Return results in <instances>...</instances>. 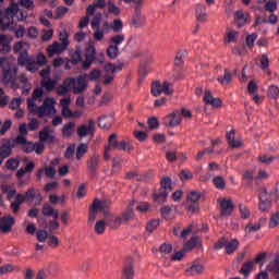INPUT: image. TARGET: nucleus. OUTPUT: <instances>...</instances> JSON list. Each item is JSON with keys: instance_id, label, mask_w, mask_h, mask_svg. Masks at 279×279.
Instances as JSON below:
<instances>
[{"instance_id": "obj_24", "label": "nucleus", "mask_w": 279, "mask_h": 279, "mask_svg": "<svg viewBox=\"0 0 279 279\" xmlns=\"http://www.w3.org/2000/svg\"><path fill=\"white\" fill-rule=\"evenodd\" d=\"M112 123H114V118L112 116H101L98 118V128H101L102 130H110Z\"/></svg>"}, {"instance_id": "obj_15", "label": "nucleus", "mask_w": 279, "mask_h": 279, "mask_svg": "<svg viewBox=\"0 0 279 279\" xmlns=\"http://www.w3.org/2000/svg\"><path fill=\"white\" fill-rule=\"evenodd\" d=\"M15 14H19V5L16 4H13L5 10L4 19H5L7 25H9V29H12V25H14Z\"/></svg>"}, {"instance_id": "obj_5", "label": "nucleus", "mask_w": 279, "mask_h": 279, "mask_svg": "<svg viewBox=\"0 0 279 279\" xmlns=\"http://www.w3.org/2000/svg\"><path fill=\"white\" fill-rule=\"evenodd\" d=\"M199 199H202V193L199 191H192L186 196L187 211L199 213Z\"/></svg>"}, {"instance_id": "obj_11", "label": "nucleus", "mask_w": 279, "mask_h": 279, "mask_svg": "<svg viewBox=\"0 0 279 279\" xmlns=\"http://www.w3.org/2000/svg\"><path fill=\"white\" fill-rule=\"evenodd\" d=\"M271 208V195L267 193V190H263L259 194V210L263 213Z\"/></svg>"}, {"instance_id": "obj_64", "label": "nucleus", "mask_w": 279, "mask_h": 279, "mask_svg": "<svg viewBox=\"0 0 279 279\" xmlns=\"http://www.w3.org/2000/svg\"><path fill=\"white\" fill-rule=\"evenodd\" d=\"M19 159L11 158L7 161L5 166L7 169H10L11 171H15V169H19Z\"/></svg>"}, {"instance_id": "obj_41", "label": "nucleus", "mask_w": 279, "mask_h": 279, "mask_svg": "<svg viewBox=\"0 0 279 279\" xmlns=\"http://www.w3.org/2000/svg\"><path fill=\"white\" fill-rule=\"evenodd\" d=\"M150 93L154 97H160V95H162V84H160V81L153 83Z\"/></svg>"}, {"instance_id": "obj_62", "label": "nucleus", "mask_w": 279, "mask_h": 279, "mask_svg": "<svg viewBox=\"0 0 279 279\" xmlns=\"http://www.w3.org/2000/svg\"><path fill=\"white\" fill-rule=\"evenodd\" d=\"M198 243H199L198 238H192L187 243L184 244L183 252L193 250V247H195Z\"/></svg>"}, {"instance_id": "obj_25", "label": "nucleus", "mask_w": 279, "mask_h": 279, "mask_svg": "<svg viewBox=\"0 0 279 279\" xmlns=\"http://www.w3.org/2000/svg\"><path fill=\"white\" fill-rule=\"evenodd\" d=\"M120 279H134V265L132 263L125 264L122 267Z\"/></svg>"}, {"instance_id": "obj_35", "label": "nucleus", "mask_w": 279, "mask_h": 279, "mask_svg": "<svg viewBox=\"0 0 279 279\" xmlns=\"http://www.w3.org/2000/svg\"><path fill=\"white\" fill-rule=\"evenodd\" d=\"M217 82L221 84V86H228L232 82V73L230 70L226 69L223 76H218Z\"/></svg>"}, {"instance_id": "obj_51", "label": "nucleus", "mask_w": 279, "mask_h": 279, "mask_svg": "<svg viewBox=\"0 0 279 279\" xmlns=\"http://www.w3.org/2000/svg\"><path fill=\"white\" fill-rule=\"evenodd\" d=\"M213 183L219 191L226 189V179H223V177H215Z\"/></svg>"}, {"instance_id": "obj_42", "label": "nucleus", "mask_w": 279, "mask_h": 279, "mask_svg": "<svg viewBox=\"0 0 279 279\" xmlns=\"http://www.w3.org/2000/svg\"><path fill=\"white\" fill-rule=\"evenodd\" d=\"M169 193L165 191V189H160L158 192L153 194L154 202H165L167 199Z\"/></svg>"}, {"instance_id": "obj_29", "label": "nucleus", "mask_w": 279, "mask_h": 279, "mask_svg": "<svg viewBox=\"0 0 279 279\" xmlns=\"http://www.w3.org/2000/svg\"><path fill=\"white\" fill-rule=\"evenodd\" d=\"M99 160L100 157L97 154H94L87 161V169L92 172L95 173L97 169H99Z\"/></svg>"}, {"instance_id": "obj_44", "label": "nucleus", "mask_w": 279, "mask_h": 279, "mask_svg": "<svg viewBox=\"0 0 279 279\" xmlns=\"http://www.w3.org/2000/svg\"><path fill=\"white\" fill-rule=\"evenodd\" d=\"M86 77H88L89 82H101V71L94 69Z\"/></svg>"}, {"instance_id": "obj_2", "label": "nucleus", "mask_w": 279, "mask_h": 279, "mask_svg": "<svg viewBox=\"0 0 279 279\" xmlns=\"http://www.w3.org/2000/svg\"><path fill=\"white\" fill-rule=\"evenodd\" d=\"M117 149L119 151H128V154H132V151H134V146H132V143L130 142H125V141L119 142V137L117 133H112L108 137L107 146H105L104 159L110 160L111 151H114Z\"/></svg>"}, {"instance_id": "obj_43", "label": "nucleus", "mask_w": 279, "mask_h": 279, "mask_svg": "<svg viewBox=\"0 0 279 279\" xmlns=\"http://www.w3.org/2000/svg\"><path fill=\"white\" fill-rule=\"evenodd\" d=\"M252 269H254V260H248L242 265L240 274H242V276H250Z\"/></svg>"}, {"instance_id": "obj_37", "label": "nucleus", "mask_w": 279, "mask_h": 279, "mask_svg": "<svg viewBox=\"0 0 279 279\" xmlns=\"http://www.w3.org/2000/svg\"><path fill=\"white\" fill-rule=\"evenodd\" d=\"M239 240L233 239L226 243V254H234L239 250Z\"/></svg>"}, {"instance_id": "obj_23", "label": "nucleus", "mask_w": 279, "mask_h": 279, "mask_svg": "<svg viewBox=\"0 0 279 279\" xmlns=\"http://www.w3.org/2000/svg\"><path fill=\"white\" fill-rule=\"evenodd\" d=\"M20 66H26V71L29 73H36L38 69H40V65L36 63V60L34 57L26 58V61L24 63H19Z\"/></svg>"}, {"instance_id": "obj_63", "label": "nucleus", "mask_w": 279, "mask_h": 279, "mask_svg": "<svg viewBox=\"0 0 279 279\" xmlns=\"http://www.w3.org/2000/svg\"><path fill=\"white\" fill-rule=\"evenodd\" d=\"M267 270L272 274H279V258L275 259L267 266Z\"/></svg>"}, {"instance_id": "obj_59", "label": "nucleus", "mask_w": 279, "mask_h": 279, "mask_svg": "<svg viewBox=\"0 0 279 279\" xmlns=\"http://www.w3.org/2000/svg\"><path fill=\"white\" fill-rule=\"evenodd\" d=\"M268 97L271 99H278L279 97V88L276 85H270L268 87Z\"/></svg>"}, {"instance_id": "obj_9", "label": "nucleus", "mask_w": 279, "mask_h": 279, "mask_svg": "<svg viewBox=\"0 0 279 279\" xmlns=\"http://www.w3.org/2000/svg\"><path fill=\"white\" fill-rule=\"evenodd\" d=\"M218 204L221 208L220 210L221 217H228L232 215V211L234 210V203H232V199L218 198Z\"/></svg>"}, {"instance_id": "obj_28", "label": "nucleus", "mask_w": 279, "mask_h": 279, "mask_svg": "<svg viewBox=\"0 0 279 279\" xmlns=\"http://www.w3.org/2000/svg\"><path fill=\"white\" fill-rule=\"evenodd\" d=\"M17 71H19V69L13 68L12 70L2 72L3 73V77H2L3 84H5V85L14 84V77H16Z\"/></svg>"}, {"instance_id": "obj_21", "label": "nucleus", "mask_w": 279, "mask_h": 279, "mask_svg": "<svg viewBox=\"0 0 279 279\" xmlns=\"http://www.w3.org/2000/svg\"><path fill=\"white\" fill-rule=\"evenodd\" d=\"M236 136V131L231 130L230 132L227 133V141H228V145L229 147H231V149H239V147H243V143L240 142V140H235Z\"/></svg>"}, {"instance_id": "obj_50", "label": "nucleus", "mask_w": 279, "mask_h": 279, "mask_svg": "<svg viewBox=\"0 0 279 279\" xmlns=\"http://www.w3.org/2000/svg\"><path fill=\"white\" fill-rule=\"evenodd\" d=\"M17 145L22 146V150L25 151V154H32L35 148V144L32 142H27V140H24V143H17Z\"/></svg>"}, {"instance_id": "obj_7", "label": "nucleus", "mask_w": 279, "mask_h": 279, "mask_svg": "<svg viewBox=\"0 0 279 279\" xmlns=\"http://www.w3.org/2000/svg\"><path fill=\"white\" fill-rule=\"evenodd\" d=\"M104 208H106V203L99 201L98 198H95L92 206L89 207V226H93V223H95V219H97V213H99V210H104Z\"/></svg>"}, {"instance_id": "obj_48", "label": "nucleus", "mask_w": 279, "mask_h": 279, "mask_svg": "<svg viewBox=\"0 0 279 279\" xmlns=\"http://www.w3.org/2000/svg\"><path fill=\"white\" fill-rule=\"evenodd\" d=\"M88 153V145L81 144L78 145L76 149V160H82L84 158V155Z\"/></svg>"}, {"instance_id": "obj_26", "label": "nucleus", "mask_w": 279, "mask_h": 279, "mask_svg": "<svg viewBox=\"0 0 279 279\" xmlns=\"http://www.w3.org/2000/svg\"><path fill=\"white\" fill-rule=\"evenodd\" d=\"M196 20L199 23H206V21H208V13H206V5L204 4L196 5Z\"/></svg>"}, {"instance_id": "obj_8", "label": "nucleus", "mask_w": 279, "mask_h": 279, "mask_svg": "<svg viewBox=\"0 0 279 279\" xmlns=\"http://www.w3.org/2000/svg\"><path fill=\"white\" fill-rule=\"evenodd\" d=\"M162 123L166 128H178L182 123V116L180 111H172L170 114L162 119Z\"/></svg>"}, {"instance_id": "obj_54", "label": "nucleus", "mask_w": 279, "mask_h": 279, "mask_svg": "<svg viewBox=\"0 0 279 279\" xmlns=\"http://www.w3.org/2000/svg\"><path fill=\"white\" fill-rule=\"evenodd\" d=\"M111 29L116 34H119V32H123V21H121L120 19L113 20V23L111 25Z\"/></svg>"}, {"instance_id": "obj_6", "label": "nucleus", "mask_w": 279, "mask_h": 279, "mask_svg": "<svg viewBox=\"0 0 279 279\" xmlns=\"http://www.w3.org/2000/svg\"><path fill=\"white\" fill-rule=\"evenodd\" d=\"M97 48H95V43H90L85 48V61H83V69H90V65L95 60H97Z\"/></svg>"}, {"instance_id": "obj_13", "label": "nucleus", "mask_w": 279, "mask_h": 279, "mask_svg": "<svg viewBox=\"0 0 279 279\" xmlns=\"http://www.w3.org/2000/svg\"><path fill=\"white\" fill-rule=\"evenodd\" d=\"M19 145L16 142H14L13 140H7L2 143L1 147H0V157L1 158H10V156H12V148Z\"/></svg>"}, {"instance_id": "obj_47", "label": "nucleus", "mask_w": 279, "mask_h": 279, "mask_svg": "<svg viewBox=\"0 0 279 279\" xmlns=\"http://www.w3.org/2000/svg\"><path fill=\"white\" fill-rule=\"evenodd\" d=\"M107 56L111 60H114L119 56V47L110 44L109 47L107 48Z\"/></svg>"}, {"instance_id": "obj_40", "label": "nucleus", "mask_w": 279, "mask_h": 279, "mask_svg": "<svg viewBox=\"0 0 279 279\" xmlns=\"http://www.w3.org/2000/svg\"><path fill=\"white\" fill-rule=\"evenodd\" d=\"M0 69L2 70V73H4L5 71L16 69V66H12V63L8 57H0Z\"/></svg>"}, {"instance_id": "obj_53", "label": "nucleus", "mask_w": 279, "mask_h": 279, "mask_svg": "<svg viewBox=\"0 0 279 279\" xmlns=\"http://www.w3.org/2000/svg\"><path fill=\"white\" fill-rule=\"evenodd\" d=\"M46 271L47 274H49V276H58L59 271H60V267L58 266V264H48V266L46 267Z\"/></svg>"}, {"instance_id": "obj_61", "label": "nucleus", "mask_w": 279, "mask_h": 279, "mask_svg": "<svg viewBox=\"0 0 279 279\" xmlns=\"http://www.w3.org/2000/svg\"><path fill=\"white\" fill-rule=\"evenodd\" d=\"M198 243H199L198 238H192L187 243L184 244L183 252L193 250V247H195Z\"/></svg>"}, {"instance_id": "obj_1", "label": "nucleus", "mask_w": 279, "mask_h": 279, "mask_svg": "<svg viewBox=\"0 0 279 279\" xmlns=\"http://www.w3.org/2000/svg\"><path fill=\"white\" fill-rule=\"evenodd\" d=\"M43 97H45V90L38 87L34 89L32 98L27 99L28 111L31 114H37L39 119L56 114V100L53 98H46L43 106H36V101H43Z\"/></svg>"}, {"instance_id": "obj_32", "label": "nucleus", "mask_w": 279, "mask_h": 279, "mask_svg": "<svg viewBox=\"0 0 279 279\" xmlns=\"http://www.w3.org/2000/svg\"><path fill=\"white\" fill-rule=\"evenodd\" d=\"M43 215L45 217H53V219H58V217H60V211L54 210L53 207H51L49 204H44Z\"/></svg>"}, {"instance_id": "obj_27", "label": "nucleus", "mask_w": 279, "mask_h": 279, "mask_svg": "<svg viewBox=\"0 0 279 279\" xmlns=\"http://www.w3.org/2000/svg\"><path fill=\"white\" fill-rule=\"evenodd\" d=\"M25 202V196L23 194L15 195V201L11 203L13 215H19V210H21V204H24Z\"/></svg>"}, {"instance_id": "obj_60", "label": "nucleus", "mask_w": 279, "mask_h": 279, "mask_svg": "<svg viewBox=\"0 0 279 279\" xmlns=\"http://www.w3.org/2000/svg\"><path fill=\"white\" fill-rule=\"evenodd\" d=\"M198 243H199L198 238H192L187 243L184 244L183 252L193 250V247H195Z\"/></svg>"}, {"instance_id": "obj_46", "label": "nucleus", "mask_w": 279, "mask_h": 279, "mask_svg": "<svg viewBox=\"0 0 279 279\" xmlns=\"http://www.w3.org/2000/svg\"><path fill=\"white\" fill-rule=\"evenodd\" d=\"M73 132H75V122H69L62 129L63 136H72Z\"/></svg>"}, {"instance_id": "obj_36", "label": "nucleus", "mask_w": 279, "mask_h": 279, "mask_svg": "<svg viewBox=\"0 0 279 279\" xmlns=\"http://www.w3.org/2000/svg\"><path fill=\"white\" fill-rule=\"evenodd\" d=\"M263 223H265V219H259L258 222L256 223H252L248 222L245 228L244 231L245 232H258V230H260V228H263Z\"/></svg>"}, {"instance_id": "obj_31", "label": "nucleus", "mask_w": 279, "mask_h": 279, "mask_svg": "<svg viewBox=\"0 0 279 279\" xmlns=\"http://www.w3.org/2000/svg\"><path fill=\"white\" fill-rule=\"evenodd\" d=\"M27 124L23 123L20 125L19 134L16 138L13 141L19 145V143H25V140H27Z\"/></svg>"}, {"instance_id": "obj_19", "label": "nucleus", "mask_w": 279, "mask_h": 279, "mask_svg": "<svg viewBox=\"0 0 279 279\" xmlns=\"http://www.w3.org/2000/svg\"><path fill=\"white\" fill-rule=\"evenodd\" d=\"M134 219V210L132 208H128L125 211L121 214V216L116 217L114 223L121 226V223H128Z\"/></svg>"}, {"instance_id": "obj_30", "label": "nucleus", "mask_w": 279, "mask_h": 279, "mask_svg": "<svg viewBox=\"0 0 279 279\" xmlns=\"http://www.w3.org/2000/svg\"><path fill=\"white\" fill-rule=\"evenodd\" d=\"M69 90H71V80L65 78L63 84L58 86L57 95L64 97V95H69Z\"/></svg>"}, {"instance_id": "obj_17", "label": "nucleus", "mask_w": 279, "mask_h": 279, "mask_svg": "<svg viewBox=\"0 0 279 279\" xmlns=\"http://www.w3.org/2000/svg\"><path fill=\"white\" fill-rule=\"evenodd\" d=\"M199 274H204V264L199 260L193 262L192 265L185 269L186 276H199Z\"/></svg>"}, {"instance_id": "obj_20", "label": "nucleus", "mask_w": 279, "mask_h": 279, "mask_svg": "<svg viewBox=\"0 0 279 279\" xmlns=\"http://www.w3.org/2000/svg\"><path fill=\"white\" fill-rule=\"evenodd\" d=\"M110 29H112V25H110L109 22H104L102 29L100 28L94 32V40H96V43H101V40H104L105 34H108Z\"/></svg>"}, {"instance_id": "obj_58", "label": "nucleus", "mask_w": 279, "mask_h": 279, "mask_svg": "<svg viewBox=\"0 0 279 279\" xmlns=\"http://www.w3.org/2000/svg\"><path fill=\"white\" fill-rule=\"evenodd\" d=\"M24 199L26 202H34V199H36V189L34 187L28 189L24 194Z\"/></svg>"}, {"instance_id": "obj_22", "label": "nucleus", "mask_w": 279, "mask_h": 279, "mask_svg": "<svg viewBox=\"0 0 279 279\" xmlns=\"http://www.w3.org/2000/svg\"><path fill=\"white\" fill-rule=\"evenodd\" d=\"M94 130H95V121L89 120L88 125L82 124L81 126H78L77 134L81 138H84L85 136H88V134H90V132H93Z\"/></svg>"}, {"instance_id": "obj_38", "label": "nucleus", "mask_w": 279, "mask_h": 279, "mask_svg": "<svg viewBox=\"0 0 279 279\" xmlns=\"http://www.w3.org/2000/svg\"><path fill=\"white\" fill-rule=\"evenodd\" d=\"M41 87L51 93V90L56 89V85L58 84V81L51 80V78H44L40 82Z\"/></svg>"}, {"instance_id": "obj_56", "label": "nucleus", "mask_w": 279, "mask_h": 279, "mask_svg": "<svg viewBox=\"0 0 279 279\" xmlns=\"http://www.w3.org/2000/svg\"><path fill=\"white\" fill-rule=\"evenodd\" d=\"M279 225V211L272 214L269 219L268 228H278Z\"/></svg>"}, {"instance_id": "obj_45", "label": "nucleus", "mask_w": 279, "mask_h": 279, "mask_svg": "<svg viewBox=\"0 0 279 279\" xmlns=\"http://www.w3.org/2000/svg\"><path fill=\"white\" fill-rule=\"evenodd\" d=\"M125 41V35L119 34L114 35L109 39L110 45H113V47H119V45L123 44Z\"/></svg>"}, {"instance_id": "obj_10", "label": "nucleus", "mask_w": 279, "mask_h": 279, "mask_svg": "<svg viewBox=\"0 0 279 279\" xmlns=\"http://www.w3.org/2000/svg\"><path fill=\"white\" fill-rule=\"evenodd\" d=\"M66 47L64 44L60 41H54L50 46L47 47L46 51L49 58H53V56H60V53L66 51Z\"/></svg>"}, {"instance_id": "obj_33", "label": "nucleus", "mask_w": 279, "mask_h": 279, "mask_svg": "<svg viewBox=\"0 0 279 279\" xmlns=\"http://www.w3.org/2000/svg\"><path fill=\"white\" fill-rule=\"evenodd\" d=\"M239 38V32L228 28L225 35V43L230 45V43H236Z\"/></svg>"}, {"instance_id": "obj_52", "label": "nucleus", "mask_w": 279, "mask_h": 279, "mask_svg": "<svg viewBox=\"0 0 279 279\" xmlns=\"http://www.w3.org/2000/svg\"><path fill=\"white\" fill-rule=\"evenodd\" d=\"M94 230L96 234H99V235L104 234L106 232V221L105 220L96 221Z\"/></svg>"}, {"instance_id": "obj_34", "label": "nucleus", "mask_w": 279, "mask_h": 279, "mask_svg": "<svg viewBox=\"0 0 279 279\" xmlns=\"http://www.w3.org/2000/svg\"><path fill=\"white\" fill-rule=\"evenodd\" d=\"M34 169H36V163H34V161H31L26 165L25 168H21L20 170H17L16 175L20 180H23V175H25V173H32Z\"/></svg>"}, {"instance_id": "obj_12", "label": "nucleus", "mask_w": 279, "mask_h": 279, "mask_svg": "<svg viewBox=\"0 0 279 279\" xmlns=\"http://www.w3.org/2000/svg\"><path fill=\"white\" fill-rule=\"evenodd\" d=\"M203 101L204 104H206V106H211V108H221V106L223 105L221 99L215 98L209 89L205 90Z\"/></svg>"}, {"instance_id": "obj_14", "label": "nucleus", "mask_w": 279, "mask_h": 279, "mask_svg": "<svg viewBox=\"0 0 279 279\" xmlns=\"http://www.w3.org/2000/svg\"><path fill=\"white\" fill-rule=\"evenodd\" d=\"M15 223V220L12 216H4L0 218V232L3 234H8V232H12V228Z\"/></svg>"}, {"instance_id": "obj_55", "label": "nucleus", "mask_w": 279, "mask_h": 279, "mask_svg": "<svg viewBox=\"0 0 279 279\" xmlns=\"http://www.w3.org/2000/svg\"><path fill=\"white\" fill-rule=\"evenodd\" d=\"M108 12L109 14H113V16H119L121 14V9L114 4V2L109 1L108 2Z\"/></svg>"}, {"instance_id": "obj_49", "label": "nucleus", "mask_w": 279, "mask_h": 279, "mask_svg": "<svg viewBox=\"0 0 279 279\" xmlns=\"http://www.w3.org/2000/svg\"><path fill=\"white\" fill-rule=\"evenodd\" d=\"M5 36L0 35V45L2 46V48H0L1 53H10V51H12V47L10 46V44L5 43Z\"/></svg>"}, {"instance_id": "obj_16", "label": "nucleus", "mask_w": 279, "mask_h": 279, "mask_svg": "<svg viewBox=\"0 0 279 279\" xmlns=\"http://www.w3.org/2000/svg\"><path fill=\"white\" fill-rule=\"evenodd\" d=\"M40 143H53L56 141V133L51 128L47 126L39 132Z\"/></svg>"}, {"instance_id": "obj_39", "label": "nucleus", "mask_w": 279, "mask_h": 279, "mask_svg": "<svg viewBox=\"0 0 279 279\" xmlns=\"http://www.w3.org/2000/svg\"><path fill=\"white\" fill-rule=\"evenodd\" d=\"M14 271H21V267L12 264H7L0 267V276H5V274H12Z\"/></svg>"}, {"instance_id": "obj_3", "label": "nucleus", "mask_w": 279, "mask_h": 279, "mask_svg": "<svg viewBox=\"0 0 279 279\" xmlns=\"http://www.w3.org/2000/svg\"><path fill=\"white\" fill-rule=\"evenodd\" d=\"M13 51L14 53H19L17 64H25L27 58H29L27 53V51H29V44L26 41H17L13 46Z\"/></svg>"}, {"instance_id": "obj_57", "label": "nucleus", "mask_w": 279, "mask_h": 279, "mask_svg": "<svg viewBox=\"0 0 279 279\" xmlns=\"http://www.w3.org/2000/svg\"><path fill=\"white\" fill-rule=\"evenodd\" d=\"M145 25V20L141 15H135L132 20L131 27H143Z\"/></svg>"}, {"instance_id": "obj_4", "label": "nucleus", "mask_w": 279, "mask_h": 279, "mask_svg": "<svg viewBox=\"0 0 279 279\" xmlns=\"http://www.w3.org/2000/svg\"><path fill=\"white\" fill-rule=\"evenodd\" d=\"M86 74L80 75L76 78L68 77V80L71 81L70 88L73 90L74 95H80L81 93H84L86 88H88V83L86 81Z\"/></svg>"}, {"instance_id": "obj_18", "label": "nucleus", "mask_w": 279, "mask_h": 279, "mask_svg": "<svg viewBox=\"0 0 279 279\" xmlns=\"http://www.w3.org/2000/svg\"><path fill=\"white\" fill-rule=\"evenodd\" d=\"M233 19L238 27H243L244 25H247V23H250L251 16H250V13L239 10V11H235Z\"/></svg>"}]
</instances>
